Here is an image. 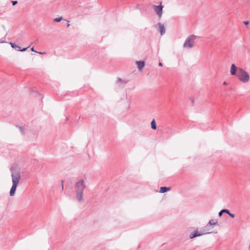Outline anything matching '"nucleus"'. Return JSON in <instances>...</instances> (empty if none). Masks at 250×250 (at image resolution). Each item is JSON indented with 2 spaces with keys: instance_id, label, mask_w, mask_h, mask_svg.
<instances>
[{
  "instance_id": "20e7f679",
  "label": "nucleus",
  "mask_w": 250,
  "mask_h": 250,
  "mask_svg": "<svg viewBox=\"0 0 250 250\" xmlns=\"http://www.w3.org/2000/svg\"><path fill=\"white\" fill-rule=\"evenodd\" d=\"M207 228L208 226H206L204 228H201L200 230H199L198 229H196L193 232L190 233L189 235V239H192L196 237L210 233V232L208 231L209 230Z\"/></svg>"
},
{
  "instance_id": "b1692460",
  "label": "nucleus",
  "mask_w": 250,
  "mask_h": 250,
  "mask_svg": "<svg viewBox=\"0 0 250 250\" xmlns=\"http://www.w3.org/2000/svg\"><path fill=\"white\" fill-rule=\"evenodd\" d=\"M158 64H159V66H162L163 65V64H162V62H159Z\"/></svg>"
},
{
  "instance_id": "f8f14e48",
  "label": "nucleus",
  "mask_w": 250,
  "mask_h": 250,
  "mask_svg": "<svg viewBox=\"0 0 250 250\" xmlns=\"http://www.w3.org/2000/svg\"><path fill=\"white\" fill-rule=\"evenodd\" d=\"M151 128L154 130H155L157 128L156 122L154 119H153L151 122Z\"/></svg>"
},
{
  "instance_id": "4be33fe9",
  "label": "nucleus",
  "mask_w": 250,
  "mask_h": 250,
  "mask_svg": "<svg viewBox=\"0 0 250 250\" xmlns=\"http://www.w3.org/2000/svg\"><path fill=\"white\" fill-rule=\"evenodd\" d=\"M228 84V83H227L226 82H224L223 83V84H224V85H227Z\"/></svg>"
},
{
  "instance_id": "f257e3e1",
  "label": "nucleus",
  "mask_w": 250,
  "mask_h": 250,
  "mask_svg": "<svg viewBox=\"0 0 250 250\" xmlns=\"http://www.w3.org/2000/svg\"><path fill=\"white\" fill-rule=\"evenodd\" d=\"M12 186L10 189L9 194L13 196L16 190L17 187L21 179V170L17 165H13L10 168Z\"/></svg>"
},
{
  "instance_id": "4468645a",
  "label": "nucleus",
  "mask_w": 250,
  "mask_h": 250,
  "mask_svg": "<svg viewBox=\"0 0 250 250\" xmlns=\"http://www.w3.org/2000/svg\"><path fill=\"white\" fill-rule=\"evenodd\" d=\"M29 47V46H28L27 47H25V48H23L22 49H21L20 48V51H26L28 48Z\"/></svg>"
},
{
  "instance_id": "f03ea898",
  "label": "nucleus",
  "mask_w": 250,
  "mask_h": 250,
  "mask_svg": "<svg viewBox=\"0 0 250 250\" xmlns=\"http://www.w3.org/2000/svg\"><path fill=\"white\" fill-rule=\"evenodd\" d=\"M230 73L235 76L243 83H247L250 80V76L248 72L242 68L237 67L234 64H231Z\"/></svg>"
},
{
  "instance_id": "1a4fd4ad",
  "label": "nucleus",
  "mask_w": 250,
  "mask_h": 250,
  "mask_svg": "<svg viewBox=\"0 0 250 250\" xmlns=\"http://www.w3.org/2000/svg\"><path fill=\"white\" fill-rule=\"evenodd\" d=\"M170 190V188L168 187H162L160 188L159 192L160 193H165L167 191H169Z\"/></svg>"
},
{
  "instance_id": "412c9836",
  "label": "nucleus",
  "mask_w": 250,
  "mask_h": 250,
  "mask_svg": "<svg viewBox=\"0 0 250 250\" xmlns=\"http://www.w3.org/2000/svg\"><path fill=\"white\" fill-rule=\"evenodd\" d=\"M31 51H34V52H37V51H36L34 50V47H32V48H31Z\"/></svg>"
},
{
  "instance_id": "0eeeda50",
  "label": "nucleus",
  "mask_w": 250,
  "mask_h": 250,
  "mask_svg": "<svg viewBox=\"0 0 250 250\" xmlns=\"http://www.w3.org/2000/svg\"><path fill=\"white\" fill-rule=\"evenodd\" d=\"M136 63L137 64L138 68L140 70H142L145 65V62L144 61H137Z\"/></svg>"
},
{
  "instance_id": "6e6552de",
  "label": "nucleus",
  "mask_w": 250,
  "mask_h": 250,
  "mask_svg": "<svg viewBox=\"0 0 250 250\" xmlns=\"http://www.w3.org/2000/svg\"><path fill=\"white\" fill-rule=\"evenodd\" d=\"M158 25L159 27V31L161 33V35H162L164 34L165 33V28L164 25L160 22L158 23Z\"/></svg>"
},
{
  "instance_id": "7ed1b4c3",
  "label": "nucleus",
  "mask_w": 250,
  "mask_h": 250,
  "mask_svg": "<svg viewBox=\"0 0 250 250\" xmlns=\"http://www.w3.org/2000/svg\"><path fill=\"white\" fill-rule=\"evenodd\" d=\"M86 187L85 180L83 179H78L75 184L76 198L79 202H82L83 201V192Z\"/></svg>"
},
{
  "instance_id": "393cba45",
  "label": "nucleus",
  "mask_w": 250,
  "mask_h": 250,
  "mask_svg": "<svg viewBox=\"0 0 250 250\" xmlns=\"http://www.w3.org/2000/svg\"><path fill=\"white\" fill-rule=\"evenodd\" d=\"M221 212L222 213H225L224 209H223L221 210Z\"/></svg>"
},
{
  "instance_id": "2eb2a0df",
  "label": "nucleus",
  "mask_w": 250,
  "mask_h": 250,
  "mask_svg": "<svg viewBox=\"0 0 250 250\" xmlns=\"http://www.w3.org/2000/svg\"><path fill=\"white\" fill-rule=\"evenodd\" d=\"M228 215H229L230 217H232V218H234V217H235L234 214H233V213H230V212H229V213L228 214Z\"/></svg>"
},
{
  "instance_id": "423d86ee",
  "label": "nucleus",
  "mask_w": 250,
  "mask_h": 250,
  "mask_svg": "<svg viewBox=\"0 0 250 250\" xmlns=\"http://www.w3.org/2000/svg\"><path fill=\"white\" fill-rule=\"evenodd\" d=\"M153 8L159 17L161 18L163 14V6L162 5V2L160 3L159 5H154Z\"/></svg>"
},
{
  "instance_id": "bb28decb",
  "label": "nucleus",
  "mask_w": 250,
  "mask_h": 250,
  "mask_svg": "<svg viewBox=\"0 0 250 250\" xmlns=\"http://www.w3.org/2000/svg\"><path fill=\"white\" fill-rule=\"evenodd\" d=\"M4 42H4V41H1V42H0V43H4Z\"/></svg>"
},
{
  "instance_id": "f3484780",
  "label": "nucleus",
  "mask_w": 250,
  "mask_h": 250,
  "mask_svg": "<svg viewBox=\"0 0 250 250\" xmlns=\"http://www.w3.org/2000/svg\"><path fill=\"white\" fill-rule=\"evenodd\" d=\"M224 209L225 213H226L228 214L229 213V210H228L227 209Z\"/></svg>"
},
{
  "instance_id": "5701e85b",
  "label": "nucleus",
  "mask_w": 250,
  "mask_h": 250,
  "mask_svg": "<svg viewBox=\"0 0 250 250\" xmlns=\"http://www.w3.org/2000/svg\"><path fill=\"white\" fill-rule=\"evenodd\" d=\"M244 23H245V24L247 25V24H249V21H245Z\"/></svg>"
},
{
  "instance_id": "ddd939ff",
  "label": "nucleus",
  "mask_w": 250,
  "mask_h": 250,
  "mask_svg": "<svg viewBox=\"0 0 250 250\" xmlns=\"http://www.w3.org/2000/svg\"><path fill=\"white\" fill-rule=\"evenodd\" d=\"M62 17L56 18L54 20V21L55 22H60L62 20Z\"/></svg>"
},
{
  "instance_id": "cd10ccee",
  "label": "nucleus",
  "mask_w": 250,
  "mask_h": 250,
  "mask_svg": "<svg viewBox=\"0 0 250 250\" xmlns=\"http://www.w3.org/2000/svg\"><path fill=\"white\" fill-rule=\"evenodd\" d=\"M129 106H130V104H129V105H128V109H129Z\"/></svg>"
},
{
  "instance_id": "39448f33",
  "label": "nucleus",
  "mask_w": 250,
  "mask_h": 250,
  "mask_svg": "<svg viewBox=\"0 0 250 250\" xmlns=\"http://www.w3.org/2000/svg\"><path fill=\"white\" fill-rule=\"evenodd\" d=\"M196 36L194 35H191L189 36L185 41L183 47L185 49L191 48L194 46V42Z\"/></svg>"
},
{
  "instance_id": "6ab92c4d",
  "label": "nucleus",
  "mask_w": 250,
  "mask_h": 250,
  "mask_svg": "<svg viewBox=\"0 0 250 250\" xmlns=\"http://www.w3.org/2000/svg\"><path fill=\"white\" fill-rule=\"evenodd\" d=\"M37 53L40 54H44L45 52H36Z\"/></svg>"
},
{
  "instance_id": "a211bd4d",
  "label": "nucleus",
  "mask_w": 250,
  "mask_h": 250,
  "mask_svg": "<svg viewBox=\"0 0 250 250\" xmlns=\"http://www.w3.org/2000/svg\"><path fill=\"white\" fill-rule=\"evenodd\" d=\"M222 213L221 212V211L218 213V215L219 217H221L222 215Z\"/></svg>"
},
{
  "instance_id": "aec40b11",
  "label": "nucleus",
  "mask_w": 250,
  "mask_h": 250,
  "mask_svg": "<svg viewBox=\"0 0 250 250\" xmlns=\"http://www.w3.org/2000/svg\"><path fill=\"white\" fill-rule=\"evenodd\" d=\"M69 26H70L69 21H67V26L68 27Z\"/></svg>"
},
{
  "instance_id": "9d476101",
  "label": "nucleus",
  "mask_w": 250,
  "mask_h": 250,
  "mask_svg": "<svg viewBox=\"0 0 250 250\" xmlns=\"http://www.w3.org/2000/svg\"><path fill=\"white\" fill-rule=\"evenodd\" d=\"M217 224L218 220L217 219H212L208 222V224L207 226H208V225L210 226H215Z\"/></svg>"
},
{
  "instance_id": "a878e982",
  "label": "nucleus",
  "mask_w": 250,
  "mask_h": 250,
  "mask_svg": "<svg viewBox=\"0 0 250 250\" xmlns=\"http://www.w3.org/2000/svg\"><path fill=\"white\" fill-rule=\"evenodd\" d=\"M62 189L63 188V181H62Z\"/></svg>"
},
{
  "instance_id": "c85d7f7f",
  "label": "nucleus",
  "mask_w": 250,
  "mask_h": 250,
  "mask_svg": "<svg viewBox=\"0 0 250 250\" xmlns=\"http://www.w3.org/2000/svg\"><path fill=\"white\" fill-rule=\"evenodd\" d=\"M20 128H21V131H22V128L21 127Z\"/></svg>"
},
{
  "instance_id": "dca6fc26",
  "label": "nucleus",
  "mask_w": 250,
  "mask_h": 250,
  "mask_svg": "<svg viewBox=\"0 0 250 250\" xmlns=\"http://www.w3.org/2000/svg\"><path fill=\"white\" fill-rule=\"evenodd\" d=\"M11 2H12L13 5H15L16 4H17L18 1H12Z\"/></svg>"
},
{
  "instance_id": "9b49d317",
  "label": "nucleus",
  "mask_w": 250,
  "mask_h": 250,
  "mask_svg": "<svg viewBox=\"0 0 250 250\" xmlns=\"http://www.w3.org/2000/svg\"><path fill=\"white\" fill-rule=\"evenodd\" d=\"M10 44L13 48L15 49L17 51H20L21 48L20 46L13 42H10Z\"/></svg>"
}]
</instances>
